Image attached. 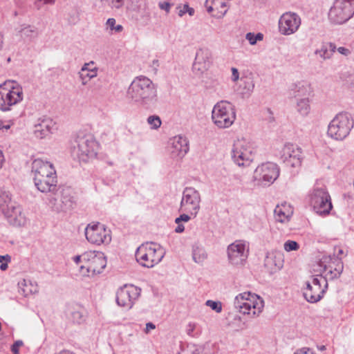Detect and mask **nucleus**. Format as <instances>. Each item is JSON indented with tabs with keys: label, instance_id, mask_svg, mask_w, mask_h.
Instances as JSON below:
<instances>
[{
	"label": "nucleus",
	"instance_id": "17",
	"mask_svg": "<svg viewBox=\"0 0 354 354\" xmlns=\"http://www.w3.org/2000/svg\"><path fill=\"white\" fill-rule=\"evenodd\" d=\"M320 266L323 268V272H326L325 276H322V280H334L340 277L344 270V263L341 258L335 257H325L320 261Z\"/></svg>",
	"mask_w": 354,
	"mask_h": 354
},
{
	"label": "nucleus",
	"instance_id": "38",
	"mask_svg": "<svg viewBox=\"0 0 354 354\" xmlns=\"http://www.w3.org/2000/svg\"><path fill=\"white\" fill-rule=\"evenodd\" d=\"M178 157H184L189 151V141L185 136H178Z\"/></svg>",
	"mask_w": 354,
	"mask_h": 354
},
{
	"label": "nucleus",
	"instance_id": "52",
	"mask_svg": "<svg viewBox=\"0 0 354 354\" xmlns=\"http://www.w3.org/2000/svg\"><path fill=\"white\" fill-rule=\"evenodd\" d=\"M23 345V342L21 340L16 341L12 346H11V351L14 354L19 353V348L20 346Z\"/></svg>",
	"mask_w": 354,
	"mask_h": 354
},
{
	"label": "nucleus",
	"instance_id": "42",
	"mask_svg": "<svg viewBox=\"0 0 354 354\" xmlns=\"http://www.w3.org/2000/svg\"><path fill=\"white\" fill-rule=\"evenodd\" d=\"M245 39L249 41L250 45H255L258 41H262L263 39V35L261 32L254 34V32H248L245 35Z\"/></svg>",
	"mask_w": 354,
	"mask_h": 354
},
{
	"label": "nucleus",
	"instance_id": "59",
	"mask_svg": "<svg viewBox=\"0 0 354 354\" xmlns=\"http://www.w3.org/2000/svg\"><path fill=\"white\" fill-rule=\"evenodd\" d=\"M156 326L151 322L147 323L145 333H148L151 330L155 329Z\"/></svg>",
	"mask_w": 354,
	"mask_h": 354
},
{
	"label": "nucleus",
	"instance_id": "54",
	"mask_svg": "<svg viewBox=\"0 0 354 354\" xmlns=\"http://www.w3.org/2000/svg\"><path fill=\"white\" fill-rule=\"evenodd\" d=\"M84 253H83L81 255H77V256H75L73 258V261L76 263V264H79L80 263H82L83 264L82 265H85V259L84 258Z\"/></svg>",
	"mask_w": 354,
	"mask_h": 354
},
{
	"label": "nucleus",
	"instance_id": "25",
	"mask_svg": "<svg viewBox=\"0 0 354 354\" xmlns=\"http://www.w3.org/2000/svg\"><path fill=\"white\" fill-rule=\"evenodd\" d=\"M98 70V67L93 61L84 63L78 73L82 85H87L91 79L96 77Z\"/></svg>",
	"mask_w": 354,
	"mask_h": 354
},
{
	"label": "nucleus",
	"instance_id": "64",
	"mask_svg": "<svg viewBox=\"0 0 354 354\" xmlns=\"http://www.w3.org/2000/svg\"><path fill=\"white\" fill-rule=\"evenodd\" d=\"M7 268H8L7 262H6V263H1V264L0 265V269H1V270H6L7 269Z\"/></svg>",
	"mask_w": 354,
	"mask_h": 354
},
{
	"label": "nucleus",
	"instance_id": "50",
	"mask_svg": "<svg viewBox=\"0 0 354 354\" xmlns=\"http://www.w3.org/2000/svg\"><path fill=\"white\" fill-rule=\"evenodd\" d=\"M159 67V62L158 59H153L149 65L150 73L156 75Z\"/></svg>",
	"mask_w": 354,
	"mask_h": 354
},
{
	"label": "nucleus",
	"instance_id": "56",
	"mask_svg": "<svg viewBox=\"0 0 354 354\" xmlns=\"http://www.w3.org/2000/svg\"><path fill=\"white\" fill-rule=\"evenodd\" d=\"M239 78V73L236 68H232V80L236 82Z\"/></svg>",
	"mask_w": 354,
	"mask_h": 354
},
{
	"label": "nucleus",
	"instance_id": "60",
	"mask_svg": "<svg viewBox=\"0 0 354 354\" xmlns=\"http://www.w3.org/2000/svg\"><path fill=\"white\" fill-rule=\"evenodd\" d=\"M10 259L11 257L8 254H6L5 256H0V262H1L2 260H5L6 262H8L10 261Z\"/></svg>",
	"mask_w": 354,
	"mask_h": 354
},
{
	"label": "nucleus",
	"instance_id": "1",
	"mask_svg": "<svg viewBox=\"0 0 354 354\" xmlns=\"http://www.w3.org/2000/svg\"><path fill=\"white\" fill-rule=\"evenodd\" d=\"M127 97L131 103L149 109L158 100L157 87L147 77L137 76L127 88Z\"/></svg>",
	"mask_w": 354,
	"mask_h": 354
},
{
	"label": "nucleus",
	"instance_id": "10",
	"mask_svg": "<svg viewBox=\"0 0 354 354\" xmlns=\"http://www.w3.org/2000/svg\"><path fill=\"white\" fill-rule=\"evenodd\" d=\"M354 15V0H335L329 10L328 19L334 24H341Z\"/></svg>",
	"mask_w": 354,
	"mask_h": 354
},
{
	"label": "nucleus",
	"instance_id": "28",
	"mask_svg": "<svg viewBox=\"0 0 354 354\" xmlns=\"http://www.w3.org/2000/svg\"><path fill=\"white\" fill-rule=\"evenodd\" d=\"M9 214L4 215L10 219V222H12L13 225L21 227L26 224V216L20 206L15 205L9 209Z\"/></svg>",
	"mask_w": 354,
	"mask_h": 354
},
{
	"label": "nucleus",
	"instance_id": "34",
	"mask_svg": "<svg viewBox=\"0 0 354 354\" xmlns=\"http://www.w3.org/2000/svg\"><path fill=\"white\" fill-rule=\"evenodd\" d=\"M294 97L296 99L300 97H310L313 92L310 85L306 82L295 84L292 88Z\"/></svg>",
	"mask_w": 354,
	"mask_h": 354
},
{
	"label": "nucleus",
	"instance_id": "49",
	"mask_svg": "<svg viewBox=\"0 0 354 354\" xmlns=\"http://www.w3.org/2000/svg\"><path fill=\"white\" fill-rule=\"evenodd\" d=\"M55 0H34L35 6L39 9L44 5H53Z\"/></svg>",
	"mask_w": 354,
	"mask_h": 354
},
{
	"label": "nucleus",
	"instance_id": "63",
	"mask_svg": "<svg viewBox=\"0 0 354 354\" xmlns=\"http://www.w3.org/2000/svg\"><path fill=\"white\" fill-rule=\"evenodd\" d=\"M184 230V225L178 222V233L183 232Z\"/></svg>",
	"mask_w": 354,
	"mask_h": 354
},
{
	"label": "nucleus",
	"instance_id": "55",
	"mask_svg": "<svg viewBox=\"0 0 354 354\" xmlns=\"http://www.w3.org/2000/svg\"><path fill=\"white\" fill-rule=\"evenodd\" d=\"M294 354H315L314 352L311 351L309 348L304 347L300 349H298Z\"/></svg>",
	"mask_w": 354,
	"mask_h": 354
},
{
	"label": "nucleus",
	"instance_id": "35",
	"mask_svg": "<svg viewBox=\"0 0 354 354\" xmlns=\"http://www.w3.org/2000/svg\"><path fill=\"white\" fill-rule=\"evenodd\" d=\"M192 257L196 263L203 265L208 254L203 246L194 245L192 246Z\"/></svg>",
	"mask_w": 354,
	"mask_h": 354
},
{
	"label": "nucleus",
	"instance_id": "18",
	"mask_svg": "<svg viewBox=\"0 0 354 354\" xmlns=\"http://www.w3.org/2000/svg\"><path fill=\"white\" fill-rule=\"evenodd\" d=\"M201 197L198 191L187 187L183 191L180 201V209L195 217L200 207Z\"/></svg>",
	"mask_w": 354,
	"mask_h": 354
},
{
	"label": "nucleus",
	"instance_id": "30",
	"mask_svg": "<svg viewBox=\"0 0 354 354\" xmlns=\"http://www.w3.org/2000/svg\"><path fill=\"white\" fill-rule=\"evenodd\" d=\"M60 201L62 211H67L73 207L75 198L72 189L66 187L62 189Z\"/></svg>",
	"mask_w": 354,
	"mask_h": 354
},
{
	"label": "nucleus",
	"instance_id": "5",
	"mask_svg": "<svg viewBox=\"0 0 354 354\" xmlns=\"http://www.w3.org/2000/svg\"><path fill=\"white\" fill-rule=\"evenodd\" d=\"M234 305L240 313L254 318L262 313L264 308V301L256 294L244 292L239 294L235 297Z\"/></svg>",
	"mask_w": 354,
	"mask_h": 354
},
{
	"label": "nucleus",
	"instance_id": "41",
	"mask_svg": "<svg viewBox=\"0 0 354 354\" xmlns=\"http://www.w3.org/2000/svg\"><path fill=\"white\" fill-rule=\"evenodd\" d=\"M147 121L151 129L154 130L159 129L162 124L160 118L156 115L149 116Z\"/></svg>",
	"mask_w": 354,
	"mask_h": 354
},
{
	"label": "nucleus",
	"instance_id": "26",
	"mask_svg": "<svg viewBox=\"0 0 354 354\" xmlns=\"http://www.w3.org/2000/svg\"><path fill=\"white\" fill-rule=\"evenodd\" d=\"M292 214V207L286 202L277 205L274 210V215L276 221L281 223L288 222Z\"/></svg>",
	"mask_w": 354,
	"mask_h": 354
},
{
	"label": "nucleus",
	"instance_id": "29",
	"mask_svg": "<svg viewBox=\"0 0 354 354\" xmlns=\"http://www.w3.org/2000/svg\"><path fill=\"white\" fill-rule=\"evenodd\" d=\"M17 35L24 41H32L37 37L39 32L37 28L28 25L22 24L15 29Z\"/></svg>",
	"mask_w": 354,
	"mask_h": 354
},
{
	"label": "nucleus",
	"instance_id": "40",
	"mask_svg": "<svg viewBox=\"0 0 354 354\" xmlns=\"http://www.w3.org/2000/svg\"><path fill=\"white\" fill-rule=\"evenodd\" d=\"M177 140L175 137L170 138L166 146V152L171 158L177 157Z\"/></svg>",
	"mask_w": 354,
	"mask_h": 354
},
{
	"label": "nucleus",
	"instance_id": "3",
	"mask_svg": "<svg viewBox=\"0 0 354 354\" xmlns=\"http://www.w3.org/2000/svg\"><path fill=\"white\" fill-rule=\"evenodd\" d=\"M23 99V88L17 82L8 80L0 84V111H11Z\"/></svg>",
	"mask_w": 354,
	"mask_h": 354
},
{
	"label": "nucleus",
	"instance_id": "6",
	"mask_svg": "<svg viewBox=\"0 0 354 354\" xmlns=\"http://www.w3.org/2000/svg\"><path fill=\"white\" fill-rule=\"evenodd\" d=\"M354 125L353 119L347 112L337 113L328 126L327 134L336 140H342L350 133Z\"/></svg>",
	"mask_w": 354,
	"mask_h": 354
},
{
	"label": "nucleus",
	"instance_id": "4",
	"mask_svg": "<svg viewBox=\"0 0 354 354\" xmlns=\"http://www.w3.org/2000/svg\"><path fill=\"white\" fill-rule=\"evenodd\" d=\"M165 254V250L159 244L146 242L137 248L135 256L140 266L151 268L162 261Z\"/></svg>",
	"mask_w": 354,
	"mask_h": 354
},
{
	"label": "nucleus",
	"instance_id": "57",
	"mask_svg": "<svg viewBox=\"0 0 354 354\" xmlns=\"http://www.w3.org/2000/svg\"><path fill=\"white\" fill-rule=\"evenodd\" d=\"M192 216V215H191L189 213L183 214L180 215V216L178 217V222H180V221L187 222L188 221L190 220Z\"/></svg>",
	"mask_w": 354,
	"mask_h": 354
},
{
	"label": "nucleus",
	"instance_id": "19",
	"mask_svg": "<svg viewBox=\"0 0 354 354\" xmlns=\"http://www.w3.org/2000/svg\"><path fill=\"white\" fill-rule=\"evenodd\" d=\"M301 18L295 12H286L279 20V30L283 35H290L296 32L300 25Z\"/></svg>",
	"mask_w": 354,
	"mask_h": 354
},
{
	"label": "nucleus",
	"instance_id": "12",
	"mask_svg": "<svg viewBox=\"0 0 354 354\" xmlns=\"http://www.w3.org/2000/svg\"><path fill=\"white\" fill-rule=\"evenodd\" d=\"M306 284L304 297L307 301L313 304L320 301L328 288V282L326 279L322 280V274L312 276L311 281Z\"/></svg>",
	"mask_w": 354,
	"mask_h": 354
},
{
	"label": "nucleus",
	"instance_id": "31",
	"mask_svg": "<svg viewBox=\"0 0 354 354\" xmlns=\"http://www.w3.org/2000/svg\"><path fill=\"white\" fill-rule=\"evenodd\" d=\"M19 292L24 296L28 297L38 292L37 283L29 279H24L18 283Z\"/></svg>",
	"mask_w": 354,
	"mask_h": 354
},
{
	"label": "nucleus",
	"instance_id": "8",
	"mask_svg": "<svg viewBox=\"0 0 354 354\" xmlns=\"http://www.w3.org/2000/svg\"><path fill=\"white\" fill-rule=\"evenodd\" d=\"M310 205L319 215H328L333 208L330 196L326 186L316 184L310 196Z\"/></svg>",
	"mask_w": 354,
	"mask_h": 354
},
{
	"label": "nucleus",
	"instance_id": "16",
	"mask_svg": "<svg viewBox=\"0 0 354 354\" xmlns=\"http://www.w3.org/2000/svg\"><path fill=\"white\" fill-rule=\"evenodd\" d=\"M227 253L231 264L243 265L248 257L249 243L245 240H236L227 246Z\"/></svg>",
	"mask_w": 354,
	"mask_h": 354
},
{
	"label": "nucleus",
	"instance_id": "39",
	"mask_svg": "<svg viewBox=\"0 0 354 354\" xmlns=\"http://www.w3.org/2000/svg\"><path fill=\"white\" fill-rule=\"evenodd\" d=\"M105 28L111 34L119 33L123 30V26L120 24H116V20L114 18L107 19Z\"/></svg>",
	"mask_w": 354,
	"mask_h": 354
},
{
	"label": "nucleus",
	"instance_id": "15",
	"mask_svg": "<svg viewBox=\"0 0 354 354\" xmlns=\"http://www.w3.org/2000/svg\"><path fill=\"white\" fill-rule=\"evenodd\" d=\"M141 288L132 284L124 285L116 292L117 304L126 309H131L141 295Z\"/></svg>",
	"mask_w": 354,
	"mask_h": 354
},
{
	"label": "nucleus",
	"instance_id": "45",
	"mask_svg": "<svg viewBox=\"0 0 354 354\" xmlns=\"http://www.w3.org/2000/svg\"><path fill=\"white\" fill-rule=\"evenodd\" d=\"M197 327L195 323H189L185 328L186 333L191 337H196L198 335V332L196 331Z\"/></svg>",
	"mask_w": 354,
	"mask_h": 354
},
{
	"label": "nucleus",
	"instance_id": "22",
	"mask_svg": "<svg viewBox=\"0 0 354 354\" xmlns=\"http://www.w3.org/2000/svg\"><path fill=\"white\" fill-rule=\"evenodd\" d=\"M33 181L37 189L42 193H54L57 190V175L33 176Z\"/></svg>",
	"mask_w": 354,
	"mask_h": 354
},
{
	"label": "nucleus",
	"instance_id": "43",
	"mask_svg": "<svg viewBox=\"0 0 354 354\" xmlns=\"http://www.w3.org/2000/svg\"><path fill=\"white\" fill-rule=\"evenodd\" d=\"M283 248L286 252L296 251L299 248V245L295 241L288 240L284 243Z\"/></svg>",
	"mask_w": 354,
	"mask_h": 354
},
{
	"label": "nucleus",
	"instance_id": "20",
	"mask_svg": "<svg viewBox=\"0 0 354 354\" xmlns=\"http://www.w3.org/2000/svg\"><path fill=\"white\" fill-rule=\"evenodd\" d=\"M212 64V53L206 48H199L196 53L192 64V72L198 77L202 76L210 67Z\"/></svg>",
	"mask_w": 354,
	"mask_h": 354
},
{
	"label": "nucleus",
	"instance_id": "27",
	"mask_svg": "<svg viewBox=\"0 0 354 354\" xmlns=\"http://www.w3.org/2000/svg\"><path fill=\"white\" fill-rule=\"evenodd\" d=\"M205 6L209 13L216 12L214 15L217 17H223L227 12V3L225 0H206Z\"/></svg>",
	"mask_w": 354,
	"mask_h": 354
},
{
	"label": "nucleus",
	"instance_id": "47",
	"mask_svg": "<svg viewBox=\"0 0 354 354\" xmlns=\"http://www.w3.org/2000/svg\"><path fill=\"white\" fill-rule=\"evenodd\" d=\"M126 0H108L109 6L113 9L121 8Z\"/></svg>",
	"mask_w": 354,
	"mask_h": 354
},
{
	"label": "nucleus",
	"instance_id": "13",
	"mask_svg": "<svg viewBox=\"0 0 354 354\" xmlns=\"http://www.w3.org/2000/svg\"><path fill=\"white\" fill-rule=\"evenodd\" d=\"M279 176V169L273 162L259 165L254 171L253 178L259 185L267 186L272 184Z\"/></svg>",
	"mask_w": 354,
	"mask_h": 354
},
{
	"label": "nucleus",
	"instance_id": "21",
	"mask_svg": "<svg viewBox=\"0 0 354 354\" xmlns=\"http://www.w3.org/2000/svg\"><path fill=\"white\" fill-rule=\"evenodd\" d=\"M281 160L287 167H299L301 163V151L297 146L286 144L281 151Z\"/></svg>",
	"mask_w": 354,
	"mask_h": 354
},
{
	"label": "nucleus",
	"instance_id": "62",
	"mask_svg": "<svg viewBox=\"0 0 354 354\" xmlns=\"http://www.w3.org/2000/svg\"><path fill=\"white\" fill-rule=\"evenodd\" d=\"M4 162V156L3 152L0 150V169H1Z\"/></svg>",
	"mask_w": 354,
	"mask_h": 354
},
{
	"label": "nucleus",
	"instance_id": "53",
	"mask_svg": "<svg viewBox=\"0 0 354 354\" xmlns=\"http://www.w3.org/2000/svg\"><path fill=\"white\" fill-rule=\"evenodd\" d=\"M336 50L341 55H344V56H348L351 55V51L349 48H346V47H343V46H340L339 48H337L336 47Z\"/></svg>",
	"mask_w": 354,
	"mask_h": 354
},
{
	"label": "nucleus",
	"instance_id": "51",
	"mask_svg": "<svg viewBox=\"0 0 354 354\" xmlns=\"http://www.w3.org/2000/svg\"><path fill=\"white\" fill-rule=\"evenodd\" d=\"M171 6H172V4H171L168 1H160L158 3L159 8L161 10H165L166 12H169Z\"/></svg>",
	"mask_w": 354,
	"mask_h": 354
},
{
	"label": "nucleus",
	"instance_id": "32",
	"mask_svg": "<svg viewBox=\"0 0 354 354\" xmlns=\"http://www.w3.org/2000/svg\"><path fill=\"white\" fill-rule=\"evenodd\" d=\"M15 205L9 192L0 190V209L3 214H9V209Z\"/></svg>",
	"mask_w": 354,
	"mask_h": 354
},
{
	"label": "nucleus",
	"instance_id": "48",
	"mask_svg": "<svg viewBox=\"0 0 354 354\" xmlns=\"http://www.w3.org/2000/svg\"><path fill=\"white\" fill-rule=\"evenodd\" d=\"M245 88L246 89V91L243 93V94L246 96H249L251 95V93H252V91L254 90V84L252 80H248V81L245 82Z\"/></svg>",
	"mask_w": 354,
	"mask_h": 354
},
{
	"label": "nucleus",
	"instance_id": "24",
	"mask_svg": "<svg viewBox=\"0 0 354 354\" xmlns=\"http://www.w3.org/2000/svg\"><path fill=\"white\" fill-rule=\"evenodd\" d=\"M55 122L49 118H39L33 127V133L37 138H44L52 133Z\"/></svg>",
	"mask_w": 354,
	"mask_h": 354
},
{
	"label": "nucleus",
	"instance_id": "37",
	"mask_svg": "<svg viewBox=\"0 0 354 354\" xmlns=\"http://www.w3.org/2000/svg\"><path fill=\"white\" fill-rule=\"evenodd\" d=\"M50 194L46 198V203L55 212H62V207L61 205V202L59 203L57 198L56 197V192L54 193H49Z\"/></svg>",
	"mask_w": 354,
	"mask_h": 354
},
{
	"label": "nucleus",
	"instance_id": "14",
	"mask_svg": "<svg viewBox=\"0 0 354 354\" xmlns=\"http://www.w3.org/2000/svg\"><path fill=\"white\" fill-rule=\"evenodd\" d=\"M85 236L92 244H109L111 241V230L100 223H89L85 229Z\"/></svg>",
	"mask_w": 354,
	"mask_h": 354
},
{
	"label": "nucleus",
	"instance_id": "11",
	"mask_svg": "<svg viewBox=\"0 0 354 354\" xmlns=\"http://www.w3.org/2000/svg\"><path fill=\"white\" fill-rule=\"evenodd\" d=\"M85 265L80 266L83 274L95 275L102 272L106 266L104 254L100 252L88 251L84 252Z\"/></svg>",
	"mask_w": 354,
	"mask_h": 354
},
{
	"label": "nucleus",
	"instance_id": "2",
	"mask_svg": "<svg viewBox=\"0 0 354 354\" xmlns=\"http://www.w3.org/2000/svg\"><path fill=\"white\" fill-rule=\"evenodd\" d=\"M98 149L99 144L93 136H77L71 148V155L80 162H88L96 158Z\"/></svg>",
	"mask_w": 354,
	"mask_h": 354
},
{
	"label": "nucleus",
	"instance_id": "36",
	"mask_svg": "<svg viewBox=\"0 0 354 354\" xmlns=\"http://www.w3.org/2000/svg\"><path fill=\"white\" fill-rule=\"evenodd\" d=\"M295 109L297 112L301 116H307L311 109L310 97H300L296 99Z\"/></svg>",
	"mask_w": 354,
	"mask_h": 354
},
{
	"label": "nucleus",
	"instance_id": "7",
	"mask_svg": "<svg viewBox=\"0 0 354 354\" xmlns=\"http://www.w3.org/2000/svg\"><path fill=\"white\" fill-rule=\"evenodd\" d=\"M212 119L214 124L219 129L231 127L236 120L234 106L227 100L217 102L213 107Z\"/></svg>",
	"mask_w": 354,
	"mask_h": 354
},
{
	"label": "nucleus",
	"instance_id": "58",
	"mask_svg": "<svg viewBox=\"0 0 354 354\" xmlns=\"http://www.w3.org/2000/svg\"><path fill=\"white\" fill-rule=\"evenodd\" d=\"M11 125L9 123H5L4 122L0 120V130L7 131L10 128Z\"/></svg>",
	"mask_w": 354,
	"mask_h": 354
},
{
	"label": "nucleus",
	"instance_id": "9",
	"mask_svg": "<svg viewBox=\"0 0 354 354\" xmlns=\"http://www.w3.org/2000/svg\"><path fill=\"white\" fill-rule=\"evenodd\" d=\"M254 153L253 144L245 139H237L232 149V158L239 166L248 165L252 161Z\"/></svg>",
	"mask_w": 354,
	"mask_h": 354
},
{
	"label": "nucleus",
	"instance_id": "23",
	"mask_svg": "<svg viewBox=\"0 0 354 354\" xmlns=\"http://www.w3.org/2000/svg\"><path fill=\"white\" fill-rule=\"evenodd\" d=\"M31 172L33 176L57 175L53 163L41 158H37L32 161Z\"/></svg>",
	"mask_w": 354,
	"mask_h": 354
},
{
	"label": "nucleus",
	"instance_id": "46",
	"mask_svg": "<svg viewBox=\"0 0 354 354\" xmlns=\"http://www.w3.org/2000/svg\"><path fill=\"white\" fill-rule=\"evenodd\" d=\"M206 305L216 313H221L222 310V304L220 301L207 300L206 301Z\"/></svg>",
	"mask_w": 354,
	"mask_h": 354
},
{
	"label": "nucleus",
	"instance_id": "44",
	"mask_svg": "<svg viewBox=\"0 0 354 354\" xmlns=\"http://www.w3.org/2000/svg\"><path fill=\"white\" fill-rule=\"evenodd\" d=\"M194 12V9L189 7L188 4L183 5L182 8L178 6V16L181 17L187 13H188L189 16H193Z\"/></svg>",
	"mask_w": 354,
	"mask_h": 354
},
{
	"label": "nucleus",
	"instance_id": "33",
	"mask_svg": "<svg viewBox=\"0 0 354 354\" xmlns=\"http://www.w3.org/2000/svg\"><path fill=\"white\" fill-rule=\"evenodd\" d=\"M335 51L336 45L334 43L330 42L323 44L319 48L315 50V54L323 60H326L330 59Z\"/></svg>",
	"mask_w": 354,
	"mask_h": 354
},
{
	"label": "nucleus",
	"instance_id": "61",
	"mask_svg": "<svg viewBox=\"0 0 354 354\" xmlns=\"http://www.w3.org/2000/svg\"><path fill=\"white\" fill-rule=\"evenodd\" d=\"M3 39H4V35L1 32H0V50H1L3 48Z\"/></svg>",
	"mask_w": 354,
	"mask_h": 354
}]
</instances>
